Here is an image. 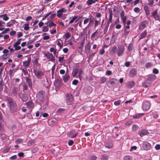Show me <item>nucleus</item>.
<instances>
[{"label": "nucleus", "instance_id": "nucleus-1", "mask_svg": "<svg viewBox=\"0 0 160 160\" xmlns=\"http://www.w3.org/2000/svg\"><path fill=\"white\" fill-rule=\"evenodd\" d=\"M5 101L7 102L9 106V108L12 112H14L16 106V102L13 101L12 98L7 97L5 98Z\"/></svg>", "mask_w": 160, "mask_h": 160}, {"label": "nucleus", "instance_id": "nucleus-2", "mask_svg": "<svg viewBox=\"0 0 160 160\" xmlns=\"http://www.w3.org/2000/svg\"><path fill=\"white\" fill-rule=\"evenodd\" d=\"M45 93V92L43 91H40L38 93L37 97L40 102H42L44 101Z\"/></svg>", "mask_w": 160, "mask_h": 160}, {"label": "nucleus", "instance_id": "nucleus-3", "mask_svg": "<svg viewBox=\"0 0 160 160\" xmlns=\"http://www.w3.org/2000/svg\"><path fill=\"white\" fill-rule=\"evenodd\" d=\"M124 49V47L123 46L121 45L118 47L117 52V54L118 56H121L123 54Z\"/></svg>", "mask_w": 160, "mask_h": 160}, {"label": "nucleus", "instance_id": "nucleus-4", "mask_svg": "<svg viewBox=\"0 0 160 160\" xmlns=\"http://www.w3.org/2000/svg\"><path fill=\"white\" fill-rule=\"evenodd\" d=\"M150 104L148 101H144L143 102L142 108L143 110H147L150 109Z\"/></svg>", "mask_w": 160, "mask_h": 160}, {"label": "nucleus", "instance_id": "nucleus-5", "mask_svg": "<svg viewBox=\"0 0 160 160\" xmlns=\"http://www.w3.org/2000/svg\"><path fill=\"white\" fill-rule=\"evenodd\" d=\"M151 14L152 16L156 20L160 21V15L158 14L157 9L152 12Z\"/></svg>", "mask_w": 160, "mask_h": 160}, {"label": "nucleus", "instance_id": "nucleus-6", "mask_svg": "<svg viewBox=\"0 0 160 160\" xmlns=\"http://www.w3.org/2000/svg\"><path fill=\"white\" fill-rule=\"evenodd\" d=\"M66 100L67 102H70L73 100V98L71 93H67L65 96Z\"/></svg>", "mask_w": 160, "mask_h": 160}, {"label": "nucleus", "instance_id": "nucleus-7", "mask_svg": "<svg viewBox=\"0 0 160 160\" xmlns=\"http://www.w3.org/2000/svg\"><path fill=\"white\" fill-rule=\"evenodd\" d=\"M44 55L46 58L49 59V61L53 62L55 61L53 54L49 52H47L44 54Z\"/></svg>", "mask_w": 160, "mask_h": 160}, {"label": "nucleus", "instance_id": "nucleus-8", "mask_svg": "<svg viewBox=\"0 0 160 160\" xmlns=\"http://www.w3.org/2000/svg\"><path fill=\"white\" fill-rule=\"evenodd\" d=\"M151 145L148 142H146L142 145V148L145 150H148L150 149Z\"/></svg>", "mask_w": 160, "mask_h": 160}, {"label": "nucleus", "instance_id": "nucleus-9", "mask_svg": "<svg viewBox=\"0 0 160 160\" xmlns=\"http://www.w3.org/2000/svg\"><path fill=\"white\" fill-rule=\"evenodd\" d=\"M34 73L38 78H40L43 76L44 73L43 72L40 70H37L34 72Z\"/></svg>", "mask_w": 160, "mask_h": 160}, {"label": "nucleus", "instance_id": "nucleus-10", "mask_svg": "<svg viewBox=\"0 0 160 160\" xmlns=\"http://www.w3.org/2000/svg\"><path fill=\"white\" fill-rule=\"evenodd\" d=\"M78 134L77 132H76L75 130H73L71 131L68 134V136L69 138H73L75 137Z\"/></svg>", "mask_w": 160, "mask_h": 160}, {"label": "nucleus", "instance_id": "nucleus-11", "mask_svg": "<svg viewBox=\"0 0 160 160\" xmlns=\"http://www.w3.org/2000/svg\"><path fill=\"white\" fill-rule=\"evenodd\" d=\"M66 9L63 8L59 10L57 12V16L58 18L61 17L62 15L63 12H66Z\"/></svg>", "mask_w": 160, "mask_h": 160}, {"label": "nucleus", "instance_id": "nucleus-12", "mask_svg": "<svg viewBox=\"0 0 160 160\" xmlns=\"http://www.w3.org/2000/svg\"><path fill=\"white\" fill-rule=\"evenodd\" d=\"M120 18L123 23L125 25L126 23V16H125L124 12L123 10L121 12Z\"/></svg>", "mask_w": 160, "mask_h": 160}, {"label": "nucleus", "instance_id": "nucleus-13", "mask_svg": "<svg viewBox=\"0 0 160 160\" xmlns=\"http://www.w3.org/2000/svg\"><path fill=\"white\" fill-rule=\"evenodd\" d=\"M137 74V71L135 68H133L130 71L129 75L130 77H133L135 76Z\"/></svg>", "mask_w": 160, "mask_h": 160}, {"label": "nucleus", "instance_id": "nucleus-14", "mask_svg": "<svg viewBox=\"0 0 160 160\" xmlns=\"http://www.w3.org/2000/svg\"><path fill=\"white\" fill-rule=\"evenodd\" d=\"M26 104L28 109H31V111L34 107V104L32 101H28L26 103Z\"/></svg>", "mask_w": 160, "mask_h": 160}, {"label": "nucleus", "instance_id": "nucleus-15", "mask_svg": "<svg viewBox=\"0 0 160 160\" xmlns=\"http://www.w3.org/2000/svg\"><path fill=\"white\" fill-rule=\"evenodd\" d=\"M148 22L146 20H145L142 22L139 27V29L140 30H142L144 29L148 24Z\"/></svg>", "mask_w": 160, "mask_h": 160}, {"label": "nucleus", "instance_id": "nucleus-16", "mask_svg": "<svg viewBox=\"0 0 160 160\" xmlns=\"http://www.w3.org/2000/svg\"><path fill=\"white\" fill-rule=\"evenodd\" d=\"M31 61V59L28 58L27 60L23 62V65L24 66L25 68H26L29 66Z\"/></svg>", "mask_w": 160, "mask_h": 160}, {"label": "nucleus", "instance_id": "nucleus-17", "mask_svg": "<svg viewBox=\"0 0 160 160\" xmlns=\"http://www.w3.org/2000/svg\"><path fill=\"white\" fill-rule=\"evenodd\" d=\"M19 89L18 88L14 87L12 90V93L14 95L18 94L19 93Z\"/></svg>", "mask_w": 160, "mask_h": 160}, {"label": "nucleus", "instance_id": "nucleus-18", "mask_svg": "<svg viewBox=\"0 0 160 160\" xmlns=\"http://www.w3.org/2000/svg\"><path fill=\"white\" fill-rule=\"evenodd\" d=\"M25 78L26 80V82L28 84L29 87L30 88H31L32 86L31 79L28 77H25Z\"/></svg>", "mask_w": 160, "mask_h": 160}, {"label": "nucleus", "instance_id": "nucleus-19", "mask_svg": "<svg viewBox=\"0 0 160 160\" xmlns=\"http://www.w3.org/2000/svg\"><path fill=\"white\" fill-rule=\"evenodd\" d=\"M91 44L90 43H88L85 46V51L86 53L88 54L90 52Z\"/></svg>", "mask_w": 160, "mask_h": 160}, {"label": "nucleus", "instance_id": "nucleus-20", "mask_svg": "<svg viewBox=\"0 0 160 160\" xmlns=\"http://www.w3.org/2000/svg\"><path fill=\"white\" fill-rule=\"evenodd\" d=\"M62 85V82L61 80L58 79L55 83V85L58 87H60Z\"/></svg>", "mask_w": 160, "mask_h": 160}, {"label": "nucleus", "instance_id": "nucleus-21", "mask_svg": "<svg viewBox=\"0 0 160 160\" xmlns=\"http://www.w3.org/2000/svg\"><path fill=\"white\" fill-rule=\"evenodd\" d=\"M135 85L134 82L132 81L128 82L126 85V87L128 88H132Z\"/></svg>", "mask_w": 160, "mask_h": 160}, {"label": "nucleus", "instance_id": "nucleus-22", "mask_svg": "<svg viewBox=\"0 0 160 160\" xmlns=\"http://www.w3.org/2000/svg\"><path fill=\"white\" fill-rule=\"evenodd\" d=\"M149 133L148 132L145 130H143L139 132V134L141 137H142L143 136L148 135Z\"/></svg>", "mask_w": 160, "mask_h": 160}, {"label": "nucleus", "instance_id": "nucleus-23", "mask_svg": "<svg viewBox=\"0 0 160 160\" xmlns=\"http://www.w3.org/2000/svg\"><path fill=\"white\" fill-rule=\"evenodd\" d=\"M1 140L3 141H7L8 139V136L6 134H0Z\"/></svg>", "mask_w": 160, "mask_h": 160}, {"label": "nucleus", "instance_id": "nucleus-24", "mask_svg": "<svg viewBox=\"0 0 160 160\" xmlns=\"http://www.w3.org/2000/svg\"><path fill=\"white\" fill-rule=\"evenodd\" d=\"M147 34V32L146 30H145L144 32H142L140 35V37L139 39V40L145 38Z\"/></svg>", "mask_w": 160, "mask_h": 160}, {"label": "nucleus", "instance_id": "nucleus-25", "mask_svg": "<svg viewBox=\"0 0 160 160\" xmlns=\"http://www.w3.org/2000/svg\"><path fill=\"white\" fill-rule=\"evenodd\" d=\"M63 80L64 82H67L69 78V76L68 74H66L63 76Z\"/></svg>", "mask_w": 160, "mask_h": 160}, {"label": "nucleus", "instance_id": "nucleus-26", "mask_svg": "<svg viewBox=\"0 0 160 160\" xmlns=\"http://www.w3.org/2000/svg\"><path fill=\"white\" fill-rule=\"evenodd\" d=\"M109 19L107 22H108V23L109 24L110 22H112V12L111 10L110 11H109Z\"/></svg>", "mask_w": 160, "mask_h": 160}, {"label": "nucleus", "instance_id": "nucleus-27", "mask_svg": "<svg viewBox=\"0 0 160 160\" xmlns=\"http://www.w3.org/2000/svg\"><path fill=\"white\" fill-rule=\"evenodd\" d=\"M107 78L105 77H101L99 80L100 83L102 84L105 82L107 81Z\"/></svg>", "mask_w": 160, "mask_h": 160}, {"label": "nucleus", "instance_id": "nucleus-28", "mask_svg": "<svg viewBox=\"0 0 160 160\" xmlns=\"http://www.w3.org/2000/svg\"><path fill=\"white\" fill-rule=\"evenodd\" d=\"M144 114L143 113H138L133 116L132 117L134 118H138L143 116Z\"/></svg>", "mask_w": 160, "mask_h": 160}, {"label": "nucleus", "instance_id": "nucleus-29", "mask_svg": "<svg viewBox=\"0 0 160 160\" xmlns=\"http://www.w3.org/2000/svg\"><path fill=\"white\" fill-rule=\"evenodd\" d=\"M51 21H52V20H50L48 22H47V24H48V25L49 27H51L53 26H56V24L53 23L52 21L50 22Z\"/></svg>", "mask_w": 160, "mask_h": 160}, {"label": "nucleus", "instance_id": "nucleus-30", "mask_svg": "<svg viewBox=\"0 0 160 160\" xmlns=\"http://www.w3.org/2000/svg\"><path fill=\"white\" fill-rule=\"evenodd\" d=\"M105 147L108 148H111L113 147V144L110 142L106 143L105 144Z\"/></svg>", "mask_w": 160, "mask_h": 160}, {"label": "nucleus", "instance_id": "nucleus-31", "mask_svg": "<svg viewBox=\"0 0 160 160\" xmlns=\"http://www.w3.org/2000/svg\"><path fill=\"white\" fill-rule=\"evenodd\" d=\"M98 0H88L87 2V3L88 5H90L92 3H95Z\"/></svg>", "mask_w": 160, "mask_h": 160}, {"label": "nucleus", "instance_id": "nucleus-32", "mask_svg": "<svg viewBox=\"0 0 160 160\" xmlns=\"http://www.w3.org/2000/svg\"><path fill=\"white\" fill-rule=\"evenodd\" d=\"M10 56V55L9 54H6L2 55L1 57V58L2 59H5L6 58L9 57Z\"/></svg>", "mask_w": 160, "mask_h": 160}, {"label": "nucleus", "instance_id": "nucleus-33", "mask_svg": "<svg viewBox=\"0 0 160 160\" xmlns=\"http://www.w3.org/2000/svg\"><path fill=\"white\" fill-rule=\"evenodd\" d=\"M117 81L118 80L116 79L112 78L109 80V82L112 85L114 84L115 82Z\"/></svg>", "mask_w": 160, "mask_h": 160}, {"label": "nucleus", "instance_id": "nucleus-34", "mask_svg": "<svg viewBox=\"0 0 160 160\" xmlns=\"http://www.w3.org/2000/svg\"><path fill=\"white\" fill-rule=\"evenodd\" d=\"M15 72V71L14 69H10L9 71V74L11 78L12 76V73Z\"/></svg>", "mask_w": 160, "mask_h": 160}, {"label": "nucleus", "instance_id": "nucleus-35", "mask_svg": "<svg viewBox=\"0 0 160 160\" xmlns=\"http://www.w3.org/2000/svg\"><path fill=\"white\" fill-rule=\"evenodd\" d=\"M18 45H15L14 44L13 45V47L15 48V51H18L21 49V47L20 46H18Z\"/></svg>", "mask_w": 160, "mask_h": 160}, {"label": "nucleus", "instance_id": "nucleus-36", "mask_svg": "<svg viewBox=\"0 0 160 160\" xmlns=\"http://www.w3.org/2000/svg\"><path fill=\"white\" fill-rule=\"evenodd\" d=\"M109 24L108 23V22H107V24L105 25V28L104 29V33L106 34L107 31L108 30V28L109 25Z\"/></svg>", "mask_w": 160, "mask_h": 160}, {"label": "nucleus", "instance_id": "nucleus-37", "mask_svg": "<svg viewBox=\"0 0 160 160\" xmlns=\"http://www.w3.org/2000/svg\"><path fill=\"white\" fill-rule=\"evenodd\" d=\"M108 158V156L107 155L102 154V160H107Z\"/></svg>", "mask_w": 160, "mask_h": 160}, {"label": "nucleus", "instance_id": "nucleus-38", "mask_svg": "<svg viewBox=\"0 0 160 160\" xmlns=\"http://www.w3.org/2000/svg\"><path fill=\"white\" fill-rule=\"evenodd\" d=\"M132 157L130 156H126L124 158V160H132Z\"/></svg>", "mask_w": 160, "mask_h": 160}, {"label": "nucleus", "instance_id": "nucleus-39", "mask_svg": "<svg viewBox=\"0 0 160 160\" xmlns=\"http://www.w3.org/2000/svg\"><path fill=\"white\" fill-rule=\"evenodd\" d=\"M51 13H52V12H49L46 14L45 15L43 16V17L42 18V20H45L50 14H51Z\"/></svg>", "mask_w": 160, "mask_h": 160}, {"label": "nucleus", "instance_id": "nucleus-40", "mask_svg": "<svg viewBox=\"0 0 160 160\" xmlns=\"http://www.w3.org/2000/svg\"><path fill=\"white\" fill-rule=\"evenodd\" d=\"M138 126L136 124H134L133 125L132 127V131L134 132L136 131L138 129Z\"/></svg>", "mask_w": 160, "mask_h": 160}, {"label": "nucleus", "instance_id": "nucleus-41", "mask_svg": "<svg viewBox=\"0 0 160 160\" xmlns=\"http://www.w3.org/2000/svg\"><path fill=\"white\" fill-rule=\"evenodd\" d=\"M71 34L69 32H67L65 34V37L66 39L69 38L71 36Z\"/></svg>", "mask_w": 160, "mask_h": 160}, {"label": "nucleus", "instance_id": "nucleus-42", "mask_svg": "<svg viewBox=\"0 0 160 160\" xmlns=\"http://www.w3.org/2000/svg\"><path fill=\"white\" fill-rule=\"evenodd\" d=\"M152 115L153 118H157L158 117V113L156 112H152Z\"/></svg>", "mask_w": 160, "mask_h": 160}, {"label": "nucleus", "instance_id": "nucleus-43", "mask_svg": "<svg viewBox=\"0 0 160 160\" xmlns=\"http://www.w3.org/2000/svg\"><path fill=\"white\" fill-rule=\"evenodd\" d=\"M23 89V90H27L28 89V86L26 83L23 84L22 85Z\"/></svg>", "mask_w": 160, "mask_h": 160}, {"label": "nucleus", "instance_id": "nucleus-44", "mask_svg": "<svg viewBox=\"0 0 160 160\" xmlns=\"http://www.w3.org/2000/svg\"><path fill=\"white\" fill-rule=\"evenodd\" d=\"M78 18V17L77 16H74V17L72 18V19L70 21L69 24H71L73 23L74 20Z\"/></svg>", "mask_w": 160, "mask_h": 160}, {"label": "nucleus", "instance_id": "nucleus-45", "mask_svg": "<svg viewBox=\"0 0 160 160\" xmlns=\"http://www.w3.org/2000/svg\"><path fill=\"white\" fill-rule=\"evenodd\" d=\"M78 73V70L77 69H75L73 70V71L72 72V74L73 76L74 77L76 76V75Z\"/></svg>", "mask_w": 160, "mask_h": 160}, {"label": "nucleus", "instance_id": "nucleus-46", "mask_svg": "<svg viewBox=\"0 0 160 160\" xmlns=\"http://www.w3.org/2000/svg\"><path fill=\"white\" fill-rule=\"evenodd\" d=\"M24 29L25 30H28L29 29V27L28 26L29 24H24Z\"/></svg>", "mask_w": 160, "mask_h": 160}, {"label": "nucleus", "instance_id": "nucleus-47", "mask_svg": "<svg viewBox=\"0 0 160 160\" xmlns=\"http://www.w3.org/2000/svg\"><path fill=\"white\" fill-rule=\"evenodd\" d=\"M148 3L147 4L150 5V6H152L154 3V0H148Z\"/></svg>", "mask_w": 160, "mask_h": 160}, {"label": "nucleus", "instance_id": "nucleus-48", "mask_svg": "<svg viewBox=\"0 0 160 160\" xmlns=\"http://www.w3.org/2000/svg\"><path fill=\"white\" fill-rule=\"evenodd\" d=\"M100 20H101V19H100L99 21L97 20H95V25H94V27H96L98 26L99 25V24L100 23Z\"/></svg>", "mask_w": 160, "mask_h": 160}, {"label": "nucleus", "instance_id": "nucleus-49", "mask_svg": "<svg viewBox=\"0 0 160 160\" xmlns=\"http://www.w3.org/2000/svg\"><path fill=\"white\" fill-rule=\"evenodd\" d=\"M3 82L2 81H0V92H2L3 90Z\"/></svg>", "mask_w": 160, "mask_h": 160}, {"label": "nucleus", "instance_id": "nucleus-50", "mask_svg": "<svg viewBox=\"0 0 160 160\" xmlns=\"http://www.w3.org/2000/svg\"><path fill=\"white\" fill-rule=\"evenodd\" d=\"M134 11L135 12L138 13L140 12V9L136 7L134 8Z\"/></svg>", "mask_w": 160, "mask_h": 160}, {"label": "nucleus", "instance_id": "nucleus-51", "mask_svg": "<svg viewBox=\"0 0 160 160\" xmlns=\"http://www.w3.org/2000/svg\"><path fill=\"white\" fill-rule=\"evenodd\" d=\"M23 141V139L21 138L17 139L15 141V143L17 144H19Z\"/></svg>", "mask_w": 160, "mask_h": 160}, {"label": "nucleus", "instance_id": "nucleus-52", "mask_svg": "<svg viewBox=\"0 0 160 160\" xmlns=\"http://www.w3.org/2000/svg\"><path fill=\"white\" fill-rule=\"evenodd\" d=\"M3 20L7 21L8 19L9 18L7 16V14H3Z\"/></svg>", "mask_w": 160, "mask_h": 160}, {"label": "nucleus", "instance_id": "nucleus-53", "mask_svg": "<svg viewBox=\"0 0 160 160\" xmlns=\"http://www.w3.org/2000/svg\"><path fill=\"white\" fill-rule=\"evenodd\" d=\"M35 142V141L34 140H31L28 142V146H29L32 144H34Z\"/></svg>", "mask_w": 160, "mask_h": 160}, {"label": "nucleus", "instance_id": "nucleus-54", "mask_svg": "<svg viewBox=\"0 0 160 160\" xmlns=\"http://www.w3.org/2000/svg\"><path fill=\"white\" fill-rule=\"evenodd\" d=\"M155 78L156 76L155 75H152L149 76L148 79L150 80H154L155 79Z\"/></svg>", "mask_w": 160, "mask_h": 160}, {"label": "nucleus", "instance_id": "nucleus-55", "mask_svg": "<svg viewBox=\"0 0 160 160\" xmlns=\"http://www.w3.org/2000/svg\"><path fill=\"white\" fill-rule=\"evenodd\" d=\"M132 123V121H128L126 122L125 124V125L126 126H129L131 125Z\"/></svg>", "mask_w": 160, "mask_h": 160}, {"label": "nucleus", "instance_id": "nucleus-56", "mask_svg": "<svg viewBox=\"0 0 160 160\" xmlns=\"http://www.w3.org/2000/svg\"><path fill=\"white\" fill-rule=\"evenodd\" d=\"M42 28H43L42 31L43 32H46L48 31V28L47 26H44Z\"/></svg>", "mask_w": 160, "mask_h": 160}, {"label": "nucleus", "instance_id": "nucleus-57", "mask_svg": "<svg viewBox=\"0 0 160 160\" xmlns=\"http://www.w3.org/2000/svg\"><path fill=\"white\" fill-rule=\"evenodd\" d=\"M121 102V100H118L117 101H115L114 102V104L116 106H119Z\"/></svg>", "mask_w": 160, "mask_h": 160}, {"label": "nucleus", "instance_id": "nucleus-58", "mask_svg": "<svg viewBox=\"0 0 160 160\" xmlns=\"http://www.w3.org/2000/svg\"><path fill=\"white\" fill-rule=\"evenodd\" d=\"M152 72L155 74H157L159 72L157 69L154 68Z\"/></svg>", "mask_w": 160, "mask_h": 160}, {"label": "nucleus", "instance_id": "nucleus-59", "mask_svg": "<svg viewBox=\"0 0 160 160\" xmlns=\"http://www.w3.org/2000/svg\"><path fill=\"white\" fill-rule=\"evenodd\" d=\"M99 53L100 55H103L105 53V51L104 49H100L99 50Z\"/></svg>", "mask_w": 160, "mask_h": 160}, {"label": "nucleus", "instance_id": "nucleus-60", "mask_svg": "<svg viewBox=\"0 0 160 160\" xmlns=\"http://www.w3.org/2000/svg\"><path fill=\"white\" fill-rule=\"evenodd\" d=\"M149 8L148 7V6L147 5H145L143 7V9L145 10V11H150L149 10Z\"/></svg>", "mask_w": 160, "mask_h": 160}, {"label": "nucleus", "instance_id": "nucleus-61", "mask_svg": "<svg viewBox=\"0 0 160 160\" xmlns=\"http://www.w3.org/2000/svg\"><path fill=\"white\" fill-rule=\"evenodd\" d=\"M84 41H85V39H84L83 40V41H82V42H81L80 46L79 47V48L80 49L82 48H83V47L84 45Z\"/></svg>", "mask_w": 160, "mask_h": 160}, {"label": "nucleus", "instance_id": "nucleus-62", "mask_svg": "<svg viewBox=\"0 0 160 160\" xmlns=\"http://www.w3.org/2000/svg\"><path fill=\"white\" fill-rule=\"evenodd\" d=\"M90 19L89 18H86L83 21V23L84 24L87 23L89 21Z\"/></svg>", "mask_w": 160, "mask_h": 160}, {"label": "nucleus", "instance_id": "nucleus-63", "mask_svg": "<svg viewBox=\"0 0 160 160\" xmlns=\"http://www.w3.org/2000/svg\"><path fill=\"white\" fill-rule=\"evenodd\" d=\"M64 57H59L58 58V61L60 62L61 63L62 61L64 60Z\"/></svg>", "mask_w": 160, "mask_h": 160}, {"label": "nucleus", "instance_id": "nucleus-64", "mask_svg": "<svg viewBox=\"0 0 160 160\" xmlns=\"http://www.w3.org/2000/svg\"><path fill=\"white\" fill-rule=\"evenodd\" d=\"M151 66V62L147 63L145 65V67L146 68H148L150 67Z\"/></svg>", "mask_w": 160, "mask_h": 160}]
</instances>
